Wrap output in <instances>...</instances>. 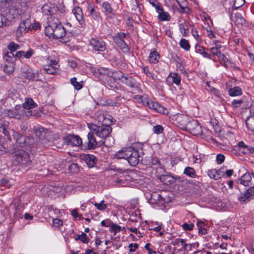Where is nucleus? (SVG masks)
<instances>
[{
  "label": "nucleus",
  "instance_id": "f257e3e1",
  "mask_svg": "<svg viewBox=\"0 0 254 254\" xmlns=\"http://www.w3.org/2000/svg\"><path fill=\"white\" fill-rule=\"evenodd\" d=\"M97 119L99 122L101 123L102 126L92 125L90 128L98 137L103 139L108 136L112 131V128L109 125L112 121L104 114H100L97 116Z\"/></svg>",
  "mask_w": 254,
  "mask_h": 254
},
{
  "label": "nucleus",
  "instance_id": "f03ea898",
  "mask_svg": "<svg viewBox=\"0 0 254 254\" xmlns=\"http://www.w3.org/2000/svg\"><path fill=\"white\" fill-rule=\"evenodd\" d=\"M5 114L9 118L16 120H26L31 116H40V113L37 110H26L19 105H16L10 110L5 111Z\"/></svg>",
  "mask_w": 254,
  "mask_h": 254
},
{
  "label": "nucleus",
  "instance_id": "7ed1b4c3",
  "mask_svg": "<svg viewBox=\"0 0 254 254\" xmlns=\"http://www.w3.org/2000/svg\"><path fill=\"white\" fill-rule=\"evenodd\" d=\"M14 163L17 165L26 166L30 163V159L29 154L23 149L15 148L12 152Z\"/></svg>",
  "mask_w": 254,
  "mask_h": 254
},
{
  "label": "nucleus",
  "instance_id": "20e7f679",
  "mask_svg": "<svg viewBox=\"0 0 254 254\" xmlns=\"http://www.w3.org/2000/svg\"><path fill=\"white\" fill-rule=\"evenodd\" d=\"M94 75L103 79L104 77H113L114 79L118 77V75H120V72H117V71H113L108 68L101 67L99 68H95L93 71Z\"/></svg>",
  "mask_w": 254,
  "mask_h": 254
},
{
  "label": "nucleus",
  "instance_id": "39448f33",
  "mask_svg": "<svg viewBox=\"0 0 254 254\" xmlns=\"http://www.w3.org/2000/svg\"><path fill=\"white\" fill-rule=\"evenodd\" d=\"M61 23L59 20L55 17H51L49 20L48 25L45 27V34L48 37H50L58 28L59 25Z\"/></svg>",
  "mask_w": 254,
  "mask_h": 254
},
{
  "label": "nucleus",
  "instance_id": "423d86ee",
  "mask_svg": "<svg viewBox=\"0 0 254 254\" xmlns=\"http://www.w3.org/2000/svg\"><path fill=\"white\" fill-rule=\"evenodd\" d=\"M128 149L127 160L131 166H135L139 161L140 156L137 150L131 147H128Z\"/></svg>",
  "mask_w": 254,
  "mask_h": 254
},
{
  "label": "nucleus",
  "instance_id": "0eeeda50",
  "mask_svg": "<svg viewBox=\"0 0 254 254\" xmlns=\"http://www.w3.org/2000/svg\"><path fill=\"white\" fill-rule=\"evenodd\" d=\"M57 64L58 62L56 59H53L51 57H49L47 59V64L44 66V70L48 74H55L59 71L57 67Z\"/></svg>",
  "mask_w": 254,
  "mask_h": 254
},
{
  "label": "nucleus",
  "instance_id": "6e6552de",
  "mask_svg": "<svg viewBox=\"0 0 254 254\" xmlns=\"http://www.w3.org/2000/svg\"><path fill=\"white\" fill-rule=\"evenodd\" d=\"M117 72H120L118 73L120 75H118V77L115 78V79H121V82L126 85L130 87H136V82L131 76H128L127 75L125 74L120 70H117Z\"/></svg>",
  "mask_w": 254,
  "mask_h": 254
},
{
  "label": "nucleus",
  "instance_id": "1a4fd4ad",
  "mask_svg": "<svg viewBox=\"0 0 254 254\" xmlns=\"http://www.w3.org/2000/svg\"><path fill=\"white\" fill-rule=\"evenodd\" d=\"M185 126L190 133L194 135L199 134L201 132V127L196 120L190 121Z\"/></svg>",
  "mask_w": 254,
  "mask_h": 254
},
{
  "label": "nucleus",
  "instance_id": "9d476101",
  "mask_svg": "<svg viewBox=\"0 0 254 254\" xmlns=\"http://www.w3.org/2000/svg\"><path fill=\"white\" fill-rule=\"evenodd\" d=\"M90 45L96 51L104 52L106 49L105 42L101 38H94L90 40Z\"/></svg>",
  "mask_w": 254,
  "mask_h": 254
},
{
  "label": "nucleus",
  "instance_id": "9b49d317",
  "mask_svg": "<svg viewBox=\"0 0 254 254\" xmlns=\"http://www.w3.org/2000/svg\"><path fill=\"white\" fill-rule=\"evenodd\" d=\"M125 37V33H118L117 36L114 37L113 40L117 45L120 47L124 53H127L129 51V48L124 40Z\"/></svg>",
  "mask_w": 254,
  "mask_h": 254
},
{
  "label": "nucleus",
  "instance_id": "f8f14e48",
  "mask_svg": "<svg viewBox=\"0 0 254 254\" xmlns=\"http://www.w3.org/2000/svg\"><path fill=\"white\" fill-rule=\"evenodd\" d=\"M31 29V21L29 19L23 20L16 31L17 37L22 36L26 32Z\"/></svg>",
  "mask_w": 254,
  "mask_h": 254
},
{
  "label": "nucleus",
  "instance_id": "ddd939ff",
  "mask_svg": "<svg viewBox=\"0 0 254 254\" xmlns=\"http://www.w3.org/2000/svg\"><path fill=\"white\" fill-rule=\"evenodd\" d=\"M166 82L169 85H172L174 84L176 86H179L181 82V75L177 72H171L167 77Z\"/></svg>",
  "mask_w": 254,
  "mask_h": 254
},
{
  "label": "nucleus",
  "instance_id": "4468645a",
  "mask_svg": "<svg viewBox=\"0 0 254 254\" xmlns=\"http://www.w3.org/2000/svg\"><path fill=\"white\" fill-rule=\"evenodd\" d=\"M64 141L67 145L72 146L79 147L82 145V139L78 135L69 134Z\"/></svg>",
  "mask_w": 254,
  "mask_h": 254
},
{
  "label": "nucleus",
  "instance_id": "2eb2a0df",
  "mask_svg": "<svg viewBox=\"0 0 254 254\" xmlns=\"http://www.w3.org/2000/svg\"><path fill=\"white\" fill-rule=\"evenodd\" d=\"M95 132L93 131H91L90 129V131L88 132L87 135L88 138V149H93L95 148L98 145V143H100L102 140H97L96 138L94 136Z\"/></svg>",
  "mask_w": 254,
  "mask_h": 254
},
{
  "label": "nucleus",
  "instance_id": "dca6fc26",
  "mask_svg": "<svg viewBox=\"0 0 254 254\" xmlns=\"http://www.w3.org/2000/svg\"><path fill=\"white\" fill-rule=\"evenodd\" d=\"M103 13L107 17L112 18L115 15L111 4L108 1L103 2L101 4Z\"/></svg>",
  "mask_w": 254,
  "mask_h": 254
},
{
  "label": "nucleus",
  "instance_id": "f3484780",
  "mask_svg": "<svg viewBox=\"0 0 254 254\" xmlns=\"http://www.w3.org/2000/svg\"><path fill=\"white\" fill-rule=\"evenodd\" d=\"M146 105L150 108L154 110L156 112L166 114L167 110L163 106L159 105L157 102L149 101L146 102Z\"/></svg>",
  "mask_w": 254,
  "mask_h": 254
},
{
  "label": "nucleus",
  "instance_id": "a211bd4d",
  "mask_svg": "<svg viewBox=\"0 0 254 254\" xmlns=\"http://www.w3.org/2000/svg\"><path fill=\"white\" fill-rule=\"evenodd\" d=\"M65 30L61 24V25H59L57 30L54 32L52 35L50 37V38L60 39L63 38L65 35Z\"/></svg>",
  "mask_w": 254,
  "mask_h": 254
},
{
  "label": "nucleus",
  "instance_id": "6ab92c4d",
  "mask_svg": "<svg viewBox=\"0 0 254 254\" xmlns=\"http://www.w3.org/2000/svg\"><path fill=\"white\" fill-rule=\"evenodd\" d=\"M12 135L15 139L16 143L18 144L21 147L23 148L26 144L27 137L19 134L17 132L13 130Z\"/></svg>",
  "mask_w": 254,
  "mask_h": 254
},
{
  "label": "nucleus",
  "instance_id": "aec40b11",
  "mask_svg": "<svg viewBox=\"0 0 254 254\" xmlns=\"http://www.w3.org/2000/svg\"><path fill=\"white\" fill-rule=\"evenodd\" d=\"M87 11L89 15L91 16L94 19L99 20L100 19V13L95 10V6L93 4H88Z\"/></svg>",
  "mask_w": 254,
  "mask_h": 254
},
{
  "label": "nucleus",
  "instance_id": "412c9836",
  "mask_svg": "<svg viewBox=\"0 0 254 254\" xmlns=\"http://www.w3.org/2000/svg\"><path fill=\"white\" fill-rule=\"evenodd\" d=\"M72 12L74 15L76 20L81 24L84 22L82 9L79 6H76L72 10Z\"/></svg>",
  "mask_w": 254,
  "mask_h": 254
},
{
  "label": "nucleus",
  "instance_id": "4be33fe9",
  "mask_svg": "<svg viewBox=\"0 0 254 254\" xmlns=\"http://www.w3.org/2000/svg\"><path fill=\"white\" fill-rule=\"evenodd\" d=\"M83 158L89 168H92L96 164L97 158L92 154H85Z\"/></svg>",
  "mask_w": 254,
  "mask_h": 254
},
{
  "label": "nucleus",
  "instance_id": "5701e85b",
  "mask_svg": "<svg viewBox=\"0 0 254 254\" xmlns=\"http://www.w3.org/2000/svg\"><path fill=\"white\" fill-rule=\"evenodd\" d=\"M34 132L38 138L42 139L46 137L48 131L47 129L42 127H37L34 128Z\"/></svg>",
  "mask_w": 254,
  "mask_h": 254
},
{
  "label": "nucleus",
  "instance_id": "b1692460",
  "mask_svg": "<svg viewBox=\"0 0 254 254\" xmlns=\"http://www.w3.org/2000/svg\"><path fill=\"white\" fill-rule=\"evenodd\" d=\"M109 79L106 81V84L113 89L122 90L123 87L119 84L117 81H121V79H115L113 77H108Z\"/></svg>",
  "mask_w": 254,
  "mask_h": 254
},
{
  "label": "nucleus",
  "instance_id": "393cba45",
  "mask_svg": "<svg viewBox=\"0 0 254 254\" xmlns=\"http://www.w3.org/2000/svg\"><path fill=\"white\" fill-rule=\"evenodd\" d=\"M160 55L159 53L155 50L151 51L148 57V61L151 64L157 63L160 59Z\"/></svg>",
  "mask_w": 254,
  "mask_h": 254
},
{
  "label": "nucleus",
  "instance_id": "a878e982",
  "mask_svg": "<svg viewBox=\"0 0 254 254\" xmlns=\"http://www.w3.org/2000/svg\"><path fill=\"white\" fill-rule=\"evenodd\" d=\"M37 106V105L34 102L32 98H28L25 99L22 108H23V109L26 110H32V109Z\"/></svg>",
  "mask_w": 254,
  "mask_h": 254
},
{
  "label": "nucleus",
  "instance_id": "bb28decb",
  "mask_svg": "<svg viewBox=\"0 0 254 254\" xmlns=\"http://www.w3.org/2000/svg\"><path fill=\"white\" fill-rule=\"evenodd\" d=\"M128 150V147H126L117 151L114 154V158L118 159H124L127 160Z\"/></svg>",
  "mask_w": 254,
  "mask_h": 254
},
{
  "label": "nucleus",
  "instance_id": "cd10ccee",
  "mask_svg": "<svg viewBox=\"0 0 254 254\" xmlns=\"http://www.w3.org/2000/svg\"><path fill=\"white\" fill-rule=\"evenodd\" d=\"M251 176V174L245 173L239 180V183L245 186H249L252 179Z\"/></svg>",
  "mask_w": 254,
  "mask_h": 254
},
{
  "label": "nucleus",
  "instance_id": "c85d7f7f",
  "mask_svg": "<svg viewBox=\"0 0 254 254\" xmlns=\"http://www.w3.org/2000/svg\"><path fill=\"white\" fill-rule=\"evenodd\" d=\"M189 25H190V23L186 21L180 24L179 25L180 32L184 37L187 36L189 34Z\"/></svg>",
  "mask_w": 254,
  "mask_h": 254
},
{
  "label": "nucleus",
  "instance_id": "c756f323",
  "mask_svg": "<svg viewBox=\"0 0 254 254\" xmlns=\"http://www.w3.org/2000/svg\"><path fill=\"white\" fill-rule=\"evenodd\" d=\"M54 6L51 3H47L42 7V11L46 15L52 14L54 12Z\"/></svg>",
  "mask_w": 254,
  "mask_h": 254
},
{
  "label": "nucleus",
  "instance_id": "7c9ffc66",
  "mask_svg": "<svg viewBox=\"0 0 254 254\" xmlns=\"http://www.w3.org/2000/svg\"><path fill=\"white\" fill-rule=\"evenodd\" d=\"M247 128L252 131H254V114L250 115L246 121Z\"/></svg>",
  "mask_w": 254,
  "mask_h": 254
},
{
  "label": "nucleus",
  "instance_id": "2f4dec72",
  "mask_svg": "<svg viewBox=\"0 0 254 254\" xmlns=\"http://www.w3.org/2000/svg\"><path fill=\"white\" fill-rule=\"evenodd\" d=\"M3 60L8 64H13L15 61L14 55L12 52H6L3 56Z\"/></svg>",
  "mask_w": 254,
  "mask_h": 254
},
{
  "label": "nucleus",
  "instance_id": "473e14b6",
  "mask_svg": "<svg viewBox=\"0 0 254 254\" xmlns=\"http://www.w3.org/2000/svg\"><path fill=\"white\" fill-rule=\"evenodd\" d=\"M24 76L25 78L28 80H37L38 73H34L32 69H29L25 72V75Z\"/></svg>",
  "mask_w": 254,
  "mask_h": 254
},
{
  "label": "nucleus",
  "instance_id": "72a5a7b5",
  "mask_svg": "<svg viewBox=\"0 0 254 254\" xmlns=\"http://www.w3.org/2000/svg\"><path fill=\"white\" fill-rule=\"evenodd\" d=\"M158 18L161 21H169L170 16L169 13L164 11L163 8L158 12Z\"/></svg>",
  "mask_w": 254,
  "mask_h": 254
},
{
  "label": "nucleus",
  "instance_id": "f704fd0d",
  "mask_svg": "<svg viewBox=\"0 0 254 254\" xmlns=\"http://www.w3.org/2000/svg\"><path fill=\"white\" fill-rule=\"evenodd\" d=\"M207 174L208 176L215 180H217L221 178L220 175L218 171L216 169H211L208 171Z\"/></svg>",
  "mask_w": 254,
  "mask_h": 254
},
{
  "label": "nucleus",
  "instance_id": "c9c22d12",
  "mask_svg": "<svg viewBox=\"0 0 254 254\" xmlns=\"http://www.w3.org/2000/svg\"><path fill=\"white\" fill-rule=\"evenodd\" d=\"M229 95L231 96H239L242 94V90L239 87H235L229 90Z\"/></svg>",
  "mask_w": 254,
  "mask_h": 254
},
{
  "label": "nucleus",
  "instance_id": "e433bc0d",
  "mask_svg": "<svg viewBox=\"0 0 254 254\" xmlns=\"http://www.w3.org/2000/svg\"><path fill=\"white\" fill-rule=\"evenodd\" d=\"M176 120L181 125L185 126L188 122V118L185 115L179 114L177 116Z\"/></svg>",
  "mask_w": 254,
  "mask_h": 254
},
{
  "label": "nucleus",
  "instance_id": "4c0bfd02",
  "mask_svg": "<svg viewBox=\"0 0 254 254\" xmlns=\"http://www.w3.org/2000/svg\"><path fill=\"white\" fill-rule=\"evenodd\" d=\"M71 84L74 86V88L77 90L82 88V81L78 82L76 77H73L70 79Z\"/></svg>",
  "mask_w": 254,
  "mask_h": 254
},
{
  "label": "nucleus",
  "instance_id": "58836bf2",
  "mask_svg": "<svg viewBox=\"0 0 254 254\" xmlns=\"http://www.w3.org/2000/svg\"><path fill=\"white\" fill-rule=\"evenodd\" d=\"M180 47L186 51L190 49V46L189 41L185 39H181L179 43Z\"/></svg>",
  "mask_w": 254,
  "mask_h": 254
},
{
  "label": "nucleus",
  "instance_id": "ea45409f",
  "mask_svg": "<svg viewBox=\"0 0 254 254\" xmlns=\"http://www.w3.org/2000/svg\"><path fill=\"white\" fill-rule=\"evenodd\" d=\"M184 173L187 176L191 178H194L195 176V171L194 169L190 167H186L184 170Z\"/></svg>",
  "mask_w": 254,
  "mask_h": 254
},
{
  "label": "nucleus",
  "instance_id": "a19ab883",
  "mask_svg": "<svg viewBox=\"0 0 254 254\" xmlns=\"http://www.w3.org/2000/svg\"><path fill=\"white\" fill-rule=\"evenodd\" d=\"M92 203L97 209L101 211L105 210L108 206L107 204L105 203V201L104 200L101 201L100 203L93 202Z\"/></svg>",
  "mask_w": 254,
  "mask_h": 254
},
{
  "label": "nucleus",
  "instance_id": "79ce46f5",
  "mask_svg": "<svg viewBox=\"0 0 254 254\" xmlns=\"http://www.w3.org/2000/svg\"><path fill=\"white\" fill-rule=\"evenodd\" d=\"M122 230V227L116 224L112 223L110 227V231L113 233L115 236L116 234Z\"/></svg>",
  "mask_w": 254,
  "mask_h": 254
},
{
  "label": "nucleus",
  "instance_id": "37998d69",
  "mask_svg": "<svg viewBox=\"0 0 254 254\" xmlns=\"http://www.w3.org/2000/svg\"><path fill=\"white\" fill-rule=\"evenodd\" d=\"M3 70L7 74H11L14 71V66L13 64H5L3 67Z\"/></svg>",
  "mask_w": 254,
  "mask_h": 254
},
{
  "label": "nucleus",
  "instance_id": "c03bdc74",
  "mask_svg": "<svg viewBox=\"0 0 254 254\" xmlns=\"http://www.w3.org/2000/svg\"><path fill=\"white\" fill-rule=\"evenodd\" d=\"M172 244L174 246L178 247H181L182 249H183L184 248V244H186V240L183 239H176L173 242Z\"/></svg>",
  "mask_w": 254,
  "mask_h": 254
},
{
  "label": "nucleus",
  "instance_id": "a18cd8bd",
  "mask_svg": "<svg viewBox=\"0 0 254 254\" xmlns=\"http://www.w3.org/2000/svg\"><path fill=\"white\" fill-rule=\"evenodd\" d=\"M75 239L76 240H80L84 244H87L89 242V238L85 233H82L81 235H78L77 238Z\"/></svg>",
  "mask_w": 254,
  "mask_h": 254
},
{
  "label": "nucleus",
  "instance_id": "49530a36",
  "mask_svg": "<svg viewBox=\"0 0 254 254\" xmlns=\"http://www.w3.org/2000/svg\"><path fill=\"white\" fill-rule=\"evenodd\" d=\"M20 46L19 45L15 44L14 42H10L7 46V48L10 51L9 52H13L16 51L19 49Z\"/></svg>",
  "mask_w": 254,
  "mask_h": 254
},
{
  "label": "nucleus",
  "instance_id": "de8ad7c7",
  "mask_svg": "<svg viewBox=\"0 0 254 254\" xmlns=\"http://www.w3.org/2000/svg\"><path fill=\"white\" fill-rule=\"evenodd\" d=\"M235 22L237 24L243 25L245 23V19L240 13H236L235 15Z\"/></svg>",
  "mask_w": 254,
  "mask_h": 254
},
{
  "label": "nucleus",
  "instance_id": "09e8293b",
  "mask_svg": "<svg viewBox=\"0 0 254 254\" xmlns=\"http://www.w3.org/2000/svg\"><path fill=\"white\" fill-rule=\"evenodd\" d=\"M141 68L144 72V73L149 77L152 78V79H154V74L149 70L148 66H142Z\"/></svg>",
  "mask_w": 254,
  "mask_h": 254
},
{
  "label": "nucleus",
  "instance_id": "8fccbe9b",
  "mask_svg": "<svg viewBox=\"0 0 254 254\" xmlns=\"http://www.w3.org/2000/svg\"><path fill=\"white\" fill-rule=\"evenodd\" d=\"M198 244H184V248L183 250H184L185 251H186L187 252H188L189 251H192L193 249L195 248V247H197Z\"/></svg>",
  "mask_w": 254,
  "mask_h": 254
},
{
  "label": "nucleus",
  "instance_id": "3c124183",
  "mask_svg": "<svg viewBox=\"0 0 254 254\" xmlns=\"http://www.w3.org/2000/svg\"><path fill=\"white\" fill-rule=\"evenodd\" d=\"M241 152L244 154H251L254 152V148L251 146L246 145L243 149L241 150Z\"/></svg>",
  "mask_w": 254,
  "mask_h": 254
},
{
  "label": "nucleus",
  "instance_id": "603ef678",
  "mask_svg": "<svg viewBox=\"0 0 254 254\" xmlns=\"http://www.w3.org/2000/svg\"><path fill=\"white\" fill-rule=\"evenodd\" d=\"M197 226L198 228V232L202 234H205L207 233L206 230L202 228L204 226V223L201 221H198L197 223Z\"/></svg>",
  "mask_w": 254,
  "mask_h": 254
},
{
  "label": "nucleus",
  "instance_id": "864d4df0",
  "mask_svg": "<svg viewBox=\"0 0 254 254\" xmlns=\"http://www.w3.org/2000/svg\"><path fill=\"white\" fill-rule=\"evenodd\" d=\"M250 197L246 193H242L239 197L238 200L241 203H244L249 201Z\"/></svg>",
  "mask_w": 254,
  "mask_h": 254
},
{
  "label": "nucleus",
  "instance_id": "5fc2aeb1",
  "mask_svg": "<svg viewBox=\"0 0 254 254\" xmlns=\"http://www.w3.org/2000/svg\"><path fill=\"white\" fill-rule=\"evenodd\" d=\"M178 4L180 7V9L179 10V11L181 13L187 14L189 12L190 9L187 6L186 1L184 2V6H183L182 5H181L179 2H178Z\"/></svg>",
  "mask_w": 254,
  "mask_h": 254
},
{
  "label": "nucleus",
  "instance_id": "6e6d98bb",
  "mask_svg": "<svg viewBox=\"0 0 254 254\" xmlns=\"http://www.w3.org/2000/svg\"><path fill=\"white\" fill-rule=\"evenodd\" d=\"M63 225V223L62 220L59 219L58 218L54 219L53 220V226L60 228Z\"/></svg>",
  "mask_w": 254,
  "mask_h": 254
},
{
  "label": "nucleus",
  "instance_id": "4d7b16f0",
  "mask_svg": "<svg viewBox=\"0 0 254 254\" xmlns=\"http://www.w3.org/2000/svg\"><path fill=\"white\" fill-rule=\"evenodd\" d=\"M245 2V0H234V7L235 9H238L243 6Z\"/></svg>",
  "mask_w": 254,
  "mask_h": 254
},
{
  "label": "nucleus",
  "instance_id": "13d9d810",
  "mask_svg": "<svg viewBox=\"0 0 254 254\" xmlns=\"http://www.w3.org/2000/svg\"><path fill=\"white\" fill-rule=\"evenodd\" d=\"M182 227L184 230L190 231L192 230L194 225L192 223H184L182 224Z\"/></svg>",
  "mask_w": 254,
  "mask_h": 254
},
{
  "label": "nucleus",
  "instance_id": "bf43d9fd",
  "mask_svg": "<svg viewBox=\"0 0 254 254\" xmlns=\"http://www.w3.org/2000/svg\"><path fill=\"white\" fill-rule=\"evenodd\" d=\"M34 53V51L32 49H29L26 52L23 51V57L25 58L26 59H29L33 55Z\"/></svg>",
  "mask_w": 254,
  "mask_h": 254
},
{
  "label": "nucleus",
  "instance_id": "052dcab7",
  "mask_svg": "<svg viewBox=\"0 0 254 254\" xmlns=\"http://www.w3.org/2000/svg\"><path fill=\"white\" fill-rule=\"evenodd\" d=\"M225 160V156L222 154H218L216 156V161L218 164L222 163Z\"/></svg>",
  "mask_w": 254,
  "mask_h": 254
},
{
  "label": "nucleus",
  "instance_id": "680f3d73",
  "mask_svg": "<svg viewBox=\"0 0 254 254\" xmlns=\"http://www.w3.org/2000/svg\"><path fill=\"white\" fill-rule=\"evenodd\" d=\"M0 185L6 188H10L11 184H9L8 180L2 179L0 180Z\"/></svg>",
  "mask_w": 254,
  "mask_h": 254
},
{
  "label": "nucleus",
  "instance_id": "e2e57ef3",
  "mask_svg": "<svg viewBox=\"0 0 254 254\" xmlns=\"http://www.w3.org/2000/svg\"><path fill=\"white\" fill-rule=\"evenodd\" d=\"M163 130V127L160 125H157L153 127V131L155 133H160Z\"/></svg>",
  "mask_w": 254,
  "mask_h": 254
},
{
  "label": "nucleus",
  "instance_id": "0e129e2a",
  "mask_svg": "<svg viewBox=\"0 0 254 254\" xmlns=\"http://www.w3.org/2000/svg\"><path fill=\"white\" fill-rule=\"evenodd\" d=\"M243 103V101L242 100H234L232 101V104L235 108L239 107L240 105Z\"/></svg>",
  "mask_w": 254,
  "mask_h": 254
},
{
  "label": "nucleus",
  "instance_id": "69168bd1",
  "mask_svg": "<svg viewBox=\"0 0 254 254\" xmlns=\"http://www.w3.org/2000/svg\"><path fill=\"white\" fill-rule=\"evenodd\" d=\"M245 193L251 198L254 195V187H250Z\"/></svg>",
  "mask_w": 254,
  "mask_h": 254
},
{
  "label": "nucleus",
  "instance_id": "338daca9",
  "mask_svg": "<svg viewBox=\"0 0 254 254\" xmlns=\"http://www.w3.org/2000/svg\"><path fill=\"white\" fill-rule=\"evenodd\" d=\"M138 245L137 244H130L128 246V248H129V251L130 252H133L136 251V250L138 248Z\"/></svg>",
  "mask_w": 254,
  "mask_h": 254
},
{
  "label": "nucleus",
  "instance_id": "774afa93",
  "mask_svg": "<svg viewBox=\"0 0 254 254\" xmlns=\"http://www.w3.org/2000/svg\"><path fill=\"white\" fill-rule=\"evenodd\" d=\"M68 64L69 66L72 68H74L77 66L76 62L73 59H69L68 60Z\"/></svg>",
  "mask_w": 254,
  "mask_h": 254
}]
</instances>
